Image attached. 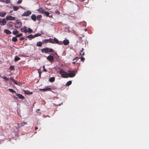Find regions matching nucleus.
I'll return each instance as SVG.
<instances>
[{"label":"nucleus","instance_id":"obj_1","mask_svg":"<svg viewBox=\"0 0 149 149\" xmlns=\"http://www.w3.org/2000/svg\"><path fill=\"white\" fill-rule=\"evenodd\" d=\"M68 77H74L75 75V73L77 72L76 70H74L72 71L70 70H68Z\"/></svg>","mask_w":149,"mask_h":149},{"label":"nucleus","instance_id":"obj_2","mask_svg":"<svg viewBox=\"0 0 149 149\" xmlns=\"http://www.w3.org/2000/svg\"><path fill=\"white\" fill-rule=\"evenodd\" d=\"M42 52L44 53H47L48 52H51L54 51L51 48L48 47H46L42 49L41 50Z\"/></svg>","mask_w":149,"mask_h":149},{"label":"nucleus","instance_id":"obj_3","mask_svg":"<svg viewBox=\"0 0 149 149\" xmlns=\"http://www.w3.org/2000/svg\"><path fill=\"white\" fill-rule=\"evenodd\" d=\"M59 73L63 78H68V73L67 72H65L63 70L61 69L59 71Z\"/></svg>","mask_w":149,"mask_h":149},{"label":"nucleus","instance_id":"obj_4","mask_svg":"<svg viewBox=\"0 0 149 149\" xmlns=\"http://www.w3.org/2000/svg\"><path fill=\"white\" fill-rule=\"evenodd\" d=\"M15 95L16 97L13 96V97L15 98L16 100H17V99L18 98L22 100L24 99L25 97L22 95L17 93H16Z\"/></svg>","mask_w":149,"mask_h":149},{"label":"nucleus","instance_id":"obj_5","mask_svg":"<svg viewBox=\"0 0 149 149\" xmlns=\"http://www.w3.org/2000/svg\"><path fill=\"white\" fill-rule=\"evenodd\" d=\"M7 23V22L6 18L1 19L0 18V24L1 26L5 25Z\"/></svg>","mask_w":149,"mask_h":149},{"label":"nucleus","instance_id":"obj_6","mask_svg":"<svg viewBox=\"0 0 149 149\" xmlns=\"http://www.w3.org/2000/svg\"><path fill=\"white\" fill-rule=\"evenodd\" d=\"M43 42L46 43L48 42H50L54 44V42L53 41V40L51 38H49V39H45L43 40Z\"/></svg>","mask_w":149,"mask_h":149},{"label":"nucleus","instance_id":"obj_7","mask_svg":"<svg viewBox=\"0 0 149 149\" xmlns=\"http://www.w3.org/2000/svg\"><path fill=\"white\" fill-rule=\"evenodd\" d=\"M31 12L29 10H28L26 12H24L22 15V16L27 17L31 15Z\"/></svg>","mask_w":149,"mask_h":149},{"label":"nucleus","instance_id":"obj_8","mask_svg":"<svg viewBox=\"0 0 149 149\" xmlns=\"http://www.w3.org/2000/svg\"><path fill=\"white\" fill-rule=\"evenodd\" d=\"M7 20H14L15 19V17H13L10 15L7 16L6 18Z\"/></svg>","mask_w":149,"mask_h":149},{"label":"nucleus","instance_id":"obj_9","mask_svg":"<svg viewBox=\"0 0 149 149\" xmlns=\"http://www.w3.org/2000/svg\"><path fill=\"white\" fill-rule=\"evenodd\" d=\"M22 23L21 22H17L15 25V26L16 28H20L22 26Z\"/></svg>","mask_w":149,"mask_h":149},{"label":"nucleus","instance_id":"obj_10","mask_svg":"<svg viewBox=\"0 0 149 149\" xmlns=\"http://www.w3.org/2000/svg\"><path fill=\"white\" fill-rule=\"evenodd\" d=\"M47 59L50 62H53L54 60V57L51 55H49L47 57Z\"/></svg>","mask_w":149,"mask_h":149},{"label":"nucleus","instance_id":"obj_11","mask_svg":"<svg viewBox=\"0 0 149 149\" xmlns=\"http://www.w3.org/2000/svg\"><path fill=\"white\" fill-rule=\"evenodd\" d=\"M14 24L12 22H8L7 24V26L8 28L10 29L11 27L13 26Z\"/></svg>","mask_w":149,"mask_h":149},{"label":"nucleus","instance_id":"obj_12","mask_svg":"<svg viewBox=\"0 0 149 149\" xmlns=\"http://www.w3.org/2000/svg\"><path fill=\"white\" fill-rule=\"evenodd\" d=\"M26 28L27 27L26 26H24L23 28H22L20 29L21 32L26 33L28 32Z\"/></svg>","mask_w":149,"mask_h":149},{"label":"nucleus","instance_id":"obj_13","mask_svg":"<svg viewBox=\"0 0 149 149\" xmlns=\"http://www.w3.org/2000/svg\"><path fill=\"white\" fill-rule=\"evenodd\" d=\"M52 89L51 88H46L40 89L39 90L40 91H50Z\"/></svg>","mask_w":149,"mask_h":149},{"label":"nucleus","instance_id":"obj_14","mask_svg":"<svg viewBox=\"0 0 149 149\" xmlns=\"http://www.w3.org/2000/svg\"><path fill=\"white\" fill-rule=\"evenodd\" d=\"M69 43V42L68 39H65L63 41V43L64 45H67Z\"/></svg>","mask_w":149,"mask_h":149},{"label":"nucleus","instance_id":"obj_15","mask_svg":"<svg viewBox=\"0 0 149 149\" xmlns=\"http://www.w3.org/2000/svg\"><path fill=\"white\" fill-rule=\"evenodd\" d=\"M4 33L10 35L11 33V32L9 30L7 29H5L4 30Z\"/></svg>","mask_w":149,"mask_h":149},{"label":"nucleus","instance_id":"obj_16","mask_svg":"<svg viewBox=\"0 0 149 149\" xmlns=\"http://www.w3.org/2000/svg\"><path fill=\"white\" fill-rule=\"evenodd\" d=\"M31 18L32 20L34 21H36V16L34 14H33L31 17Z\"/></svg>","mask_w":149,"mask_h":149},{"label":"nucleus","instance_id":"obj_17","mask_svg":"<svg viewBox=\"0 0 149 149\" xmlns=\"http://www.w3.org/2000/svg\"><path fill=\"white\" fill-rule=\"evenodd\" d=\"M38 11L40 13H44L45 11V10L42 8H40L38 10Z\"/></svg>","mask_w":149,"mask_h":149},{"label":"nucleus","instance_id":"obj_18","mask_svg":"<svg viewBox=\"0 0 149 149\" xmlns=\"http://www.w3.org/2000/svg\"><path fill=\"white\" fill-rule=\"evenodd\" d=\"M0 1L2 2H5L6 4L9 3L10 2V0H0Z\"/></svg>","mask_w":149,"mask_h":149},{"label":"nucleus","instance_id":"obj_19","mask_svg":"<svg viewBox=\"0 0 149 149\" xmlns=\"http://www.w3.org/2000/svg\"><path fill=\"white\" fill-rule=\"evenodd\" d=\"M44 14H45V15L47 17H52V15H49L50 13L48 12L45 11Z\"/></svg>","mask_w":149,"mask_h":149},{"label":"nucleus","instance_id":"obj_20","mask_svg":"<svg viewBox=\"0 0 149 149\" xmlns=\"http://www.w3.org/2000/svg\"><path fill=\"white\" fill-rule=\"evenodd\" d=\"M79 58L78 57H76L74 58L72 61H74L73 62H72V63L74 64L75 63V62L77 61Z\"/></svg>","mask_w":149,"mask_h":149},{"label":"nucleus","instance_id":"obj_21","mask_svg":"<svg viewBox=\"0 0 149 149\" xmlns=\"http://www.w3.org/2000/svg\"><path fill=\"white\" fill-rule=\"evenodd\" d=\"M42 42H38L36 44V46L37 47H41L42 45Z\"/></svg>","mask_w":149,"mask_h":149},{"label":"nucleus","instance_id":"obj_22","mask_svg":"<svg viewBox=\"0 0 149 149\" xmlns=\"http://www.w3.org/2000/svg\"><path fill=\"white\" fill-rule=\"evenodd\" d=\"M6 13L5 12L3 13L0 12V17H4L6 15Z\"/></svg>","mask_w":149,"mask_h":149},{"label":"nucleus","instance_id":"obj_23","mask_svg":"<svg viewBox=\"0 0 149 149\" xmlns=\"http://www.w3.org/2000/svg\"><path fill=\"white\" fill-rule=\"evenodd\" d=\"M10 80L12 81L13 83H14L15 84L18 85L17 82L15 80V79L12 77L10 78L9 79Z\"/></svg>","mask_w":149,"mask_h":149},{"label":"nucleus","instance_id":"obj_24","mask_svg":"<svg viewBox=\"0 0 149 149\" xmlns=\"http://www.w3.org/2000/svg\"><path fill=\"white\" fill-rule=\"evenodd\" d=\"M26 124V122H22L21 124H19L18 125V126L20 127L22 126H24Z\"/></svg>","mask_w":149,"mask_h":149},{"label":"nucleus","instance_id":"obj_25","mask_svg":"<svg viewBox=\"0 0 149 149\" xmlns=\"http://www.w3.org/2000/svg\"><path fill=\"white\" fill-rule=\"evenodd\" d=\"M55 77H52L49 79V81L51 82H53L55 81Z\"/></svg>","mask_w":149,"mask_h":149},{"label":"nucleus","instance_id":"obj_26","mask_svg":"<svg viewBox=\"0 0 149 149\" xmlns=\"http://www.w3.org/2000/svg\"><path fill=\"white\" fill-rule=\"evenodd\" d=\"M26 38H30L29 40H31L32 38H34L33 37V36L32 35V34H30L27 36H26Z\"/></svg>","mask_w":149,"mask_h":149},{"label":"nucleus","instance_id":"obj_27","mask_svg":"<svg viewBox=\"0 0 149 149\" xmlns=\"http://www.w3.org/2000/svg\"><path fill=\"white\" fill-rule=\"evenodd\" d=\"M16 36L15 37H13L12 38V41L13 42H16L17 41V38Z\"/></svg>","mask_w":149,"mask_h":149},{"label":"nucleus","instance_id":"obj_28","mask_svg":"<svg viewBox=\"0 0 149 149\" xmlns=\"http://www.w3.org/2000/svg\"><path fill=\"white\" fill-rule=\"evenodd\" d=\"M25 94L27 95H31L32 94V92H30L29 91H24Z\"/></svg>","mask_w":149,"mask_h":149},{"label":"nucleus","instance_id":"obj_29","mask_svg":"<svg viewBox=\"0 0 149 149\" xmlns=\"http://www.w3.org/2000/svg\"><path fill=\"white\" fill-rule=\"evenodd\" d=\"M53 40V41H54V43H56V44H57V43H58V39H57L56 38H54V39L53 40Z\"/></svg>","mask_w":149,"mask_h":149},{"label":"nucleus","instance_id":"obj_30","mask_svg":"<svg viewBox=\"0 0 149 149\" xmlns=\"http://www.w3.org/2000/svg\"><path fill=\"white\" fill-rule=\"evenodd\" d=\"M20 58L19 57H18L17 56H16L15 57L14 60L16 62L17 61L20 60Z\"/></svg>","mask_w":149,"mask_h":149},{"label":"nucleus","instance_id":"obj_31","mask_svg":"<svg viewBox=\"0 0 149 149\" xmlns=\"http://www.w3.org/2000/svg\"><path fill=\"white\" fill-rule=\"evenodd\" d=\"M84 50V49L83 48H82L81 49V50L80 51V54L81 55H82V56H84V52H83V50Z\"/></svg>","mask_w":149,"mask_h":149},{"label":"nucleus","instance_id":"obj_32","mask_svg":"<svg viewBox=\"0 0 149 149\" xmlns=\"http://www.w3.org/2000/svg\"><path fill=\"white\" fill-rule=\"evenodd\" d=\"M72 84V81H69L67 82L65 84L66 86H69Z\"/></svg>","mask_w":149,"mask_h":149},{"label":"nucleus","instance_id":"obj_33","mask_svg":"<svg viewBox=\"0 0 149 149\" xmlns=\"http://www.w3.org/2000/svg\"><path fill=\"white\" fill-rule=\"evenodd\" d=\"M19 8V7L17 6H14L13 9L14 11H17Z\"/></svg>","mask_w":149,"mask_h":149},{"label":"nucleus","instance_id":"obj_34","mask_svg":"<svg viewBox=\"0 0 149 149\" xmlns=\"http://www.w3.org/2000/svg\"><path fill=\"white\" fill-rule=\"evenodd\" d=\"M37 19L38 20H40L42 18V16L41 15H38L37 17Z\"/></svg>","mask_w":149,"mask_h":149},{"label":"nucleus","instance_id":"obj_35","mask_svg":"<svg viewBox=\"0 0 149 149\" xmlns=\"http://www.w3.org/2000/svg\"><path fill=\"white\" fill-rule=\"evenodd\" d=\"M13 33L14 35H17L19 33V32L17 30H16V31H13Z\"/></svg>","mask_w":149,"mask_h":149},{"label":"nucleus","instance_id":"obj_36","mask_svg":"<svg viewBox=\"0 0 149 149\" xmlns=\"http://www.w3.org/2000/svg\"><path fill=\"white\" fill-rule=\"evenodd\" d=\"M1 78L4 79L5 80V81L6 82L7 81H8L9 80V78L6 77H2Z\"/></svg>","mask_w":149,"mask_h":149},{"label":"nucleus","instance_id":"obj_37","mask_svg":"<svg viewBox=\"0 0 149 149\" xmlns=\"http://www.w3.org/2000/svg\"><path fill=\"white\" fill-rule=\"evenodd\" d=\"M41 36V34H40L39 33H36L33 36V37L34 38L36 37H37L38 36Z\"/></svg>","mask_w":149,"mask_h":149},{"label":"nucleus","instance_id":"obj_38","mask_svg":"<svg viewBox=\"0 0 149 149\" xmlns=\"http://www.w3.org/2000/svg\"><path fill=\"white\" fill-rule=\"evenodd\" d=\"M8 90L11 92H13L14 93H15L16 94V92L13 89H11V88H9L8 89Z\"/></svg>","mask_w":149,"mask_h":149},{"label":"nucleus","instance_id":"obj_39","mask_svg":"<svg viewBox=\"0 0 149 149\" xmlns=\"http://www.w3.org/2000/svg\"><path fill=\"white\" fill-rule=\"evenodd\" d=\"M28 32L29 33H32L33 32V30L31 29L30 28H28Z\"/></svg>","mask_w":149,"mask_h":149},{"label":"nucleus","instance_id":"obj_40","mask_svg":"<svg viewBox=\"0 0 149 149\" xmlns=\"http://www.w3.org/2000/svg\"><path fill=\"white\" fill-rule=\"evenodd\" d=\"M22 35H23L22 33H21L18 35H17L16 36V37H19L21 36H22Z\"/></svg>","mask_w":149,"mask_h":149},{"label":"nucleus","instance_id":"obj_41","mask_svg":"<svg viewBox=\"0 0 149 149\" xmlns=\"http://www.w3.org/2000/svg\"><path fill=\"white\" fill-rule=\"evenodd\" d=\"M9 70H14V67L10 66L9 68Z\"/></svg>","mask_w":149,"mask_h":149},{"label":"nucleus","instance_id":"obj_42","mask_svg":"<svg viewBox=\"0 0 149 149\" xmlns=\"http://www.w3.org/2000/svg\"><path fill=\"white\" fill-rule=\"evenodd\" d=\"M43 71L45 72H46L47 71V70L45 68V66L44 65L43 66Z\"/></svg>","mask_w":149,"mask_h":149},{"label":"nucleus","instance_id":"obj_43","mask_svg":"<svg viewBox=\"0 0 149 149\" xmlns=\"http://www.w3.org/2000/svg\"><path fill=\"white\" fill-rule=\"evenodd\" d=\"M81 61L84 62L85 60V58L83 57H81Z\"/></svg>","mask_w":149,"mask_h":149},{"label":"nucleus","instance_id":"obj_44","mask_svg":"<svg viewBox=\"0 0 149 149\" xmlns=\"http://www.w3.org/2000/svg\"><path fill=\"white\" fill-rule=\"evenodd\" d=\"M55 13L58 15H59L60 14V12L58 10L55 11Z\"/></svg>","mask_w":149,"mask_h":149},{"label":"nucleus","instance_id":"obj_45","mask_svg":"<svg viewBox=\"0 0 149 149\" xmlns=\"http://www.w3.org/2000/svg\"><path fill=\"white\" fill-rule=\"evenodd\" d=\"M58 43H57V44H59V45H61L62 44H63V42H62V41H60L59 42L58 41Z\"/></svg>","mask_w":149,"mask_h":149},{"label":"nucleus","instance_id":"obj_46","mask_svg":"<svg viewBox=\"0 0 149 149\" xmlns=\"http://www.w3.org/2000/svg\"><path fill=\"white\" fill-rule=\"evenodd\" d=\"M22 0H18V1L17 2V3H22Z\"/></svg>","mask_w":149,"mask_h":149},{"label":"nucleus","instance_id":"obj_47","mask_svg":"<svg viewBox=\"0 0 149 149\" xmlns=\"http://www.w3.org/2000/svg\"><path fill=\"white\" fill-rule=\"evenodd\" d=\"M24 37H21V38H20V40H24Z\"/></svg>","mask_w":149,"mask_h":149},{"label":"nucleus","instance_id":"obj_48","mask_svg":"<svg viewBox=\"0 0 149 149\" xmlns=\"http://www.w3.org/2000/svg\"><path fill=\"white\" fill-rule=\"evenodd\" d=\"M38 72H39V76H40L41 72L39 70L38 71Z\"/></svg>","mask_w":149,"mask_h":149},{"label":"nucleus","instance_id":"obj_49","mask_svg":"<svg viewBox=\"0 0 149 149\" xmlns=\"http://www.w3.org/2000/svg\"><path fill=\"white\" fill-rule=\"evenodd\" d=\"M38 129V128L37 127H35V130H37Z\"/></svg>","mask_w":149,"mask_h":149},{"label":"nucleus","instance_id":"obj_50","mask_svg":"<svg viewBox=\"0 0 149 149\" xmlns=\"http://www.w3.org/2000/svg\"><path fill=\"white\" fill-rule=\"evenodd\" d=\"M74 34H76V35H78V34H76V32H75V31H74Z\"/></svg>","mask_w":149,"mask_h":149},{"label":"nucleus","instance_id":"obj_51","mask_svg":"<svg viewBox=\"0 0 149 149\" xmlns=\"http://www.w3.org/2000/svg\"><path fill=\"white\" fill-rule=\"evenodd\" d=\"M84 30H85V31H87V29H84Z\"/></svg>","mask_w":149,"mask_h":149},{"label":"nucleus","instance_id":"obj_52","mask_svg":"<svg viewBox=\"0 0 149 149\" xmlns=\"http://www.w3.org/2000/svg\"><path fill=\"white\" fill-rule=\"evenodd\" d=\"M12 12H13V11H11H11H10V13H12Z\"/></svg>","mask_w":149,"mask_h":149},{"label":"nucleus","instance_id":"obj_53","mask_svg":"<svg viewBox=\"0 0 149 149\" xmlns=\"http://www.w3.org/2000/svg\"><path fill=\"white\" fill-rule=\"evenodd\" d=\"M80 0L81 1H84V0Z\"/></svg>","mask_w":149,"mask_h":149},{"label":"nucleus","instance_id":"obj_54","mask_svg":"<svg viewBox=\"0 0 149 149\" xmlns=\"http://www.w3.org/2000/svg\"><path fill=\"white\" fill-rule=\"evenodd\" d=\"M0 77H2V76H1V75L0 74Z\"/></svg>","mask_w":149,"mask_h":149}]
</instances>
